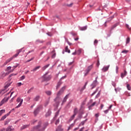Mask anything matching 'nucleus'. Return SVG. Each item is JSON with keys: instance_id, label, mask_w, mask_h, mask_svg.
Listing matches in <instances>:
<instances>
[{"instance_id": "obj_1", "label": "nucleus", "mask_w": 131, "mask_h": 131, "mask_svg": "<svg viewBox=\"0 0 131 131\" xmlns=\"http://www.w3.org/2000/svg\"><path fill=\"white\" fill-rule=\"evenodd\" d=\"M41 122H39L38 125L36 126H34L33 128L35 129H37L39 131L45 130L47 126H48V123H46L45 124H44V125H41Z\"/></svg>"}, {"instance_id": "obj_2", "label": "nucleus", "mask_w": 131, "mask_h": 131, "mask_svg": "<svg viewBox=\"0 0 131 131\" xmlns=\"http://www.w3.org/2000/svg\"><path fill=\"white\" fill-rule=\"evenodd\" d=\"M42 105H40L37 106V107L35 110L34 112V114L35 116H37L40 110H42Z\"/></svg>"}, {"instance_id": "obj_3", "label": "nucleus", "mask_w": 131, "mask_h": 131, "mask_svg": "<svg viewBox=\"0 0 131 131\" xmlns=\"http://www.w3.org/2000/svg\"><path fill=\"white\" fill-rule=\"evenodd\" d=\"M42 78L44 81H48L51 79L52 77L51 75H48L47 74H46L42 77Z\"/></svg>"}, {"instance_id": "obj_4", "label": "nucleus", "mask_w": 131, "mask_h": 131, "mask_svg": "<svg viewBox=\"0 0 131 131\" xmlns=\"http://www.w3.org/2000/svg\"><path fill=\"white\" fill-rule=\"evenodd\" d=\"M23 101H24V100L23 99H21V98L18 97V98H17L16 102H17L18 103H19V102H20V103L17 106H16V108H18L20 106H21L23 103Z\"/></svg>"}, {"instance_id": "obj_5", "label": "nucleus", "mask_w": 131, "mask_h": 131, "mask_svg": "<svg viewBox=\"0 0 131 131\" xmlns=\"http://www.w3.org/2000/svg\"><path fill=\"white\" fill-rule=\"evenodd\" d=\"M54 101L56 102L57 106H58L61 102V98L60 96H57L56 98L54 99Z\"/></svg>"}, {"instance_id": "obj_6", "label": "nucleus", "mask_w": 131, "mask_h": 131, "mask_svg": "<svg viewBox=\"0 0 131 131\" xmlns=\"http://www.w3.org/2000/svg\"><path fill=\"white\" fill-rule=\"evenodd\" d=\"M93 69V65H91L87 68L86 70V73L84 74V76H86L89 74L90 71Z\"/></svg>"}, {"instance_id": "obj_7", "label": "nucleus", "mask_w": 131, "mask_h": 131, "mask_svg": "<svg viewBox=\"0 0 131 131\" xmlns=\"http://www.w3.org/2000/svg\"><path fill=\"white\" fill-rule=\"evenodd\" d=\"M8 74H9V73H5L4 72H2L0 76V79H3L6 76H7V75H8Z\"/></svg>"}, {"instance_id": "obj_8", "label": "nucleus", "mask_w": 131, "mask_h": 131, "mask_svg": "<svg viewBox=\"0 0 131 131\" xmlns=\"http://www.w3.org/2000/svg\"><path fill=\"white\" fill-rule=\"evenodd\" d=\"M66 86L62 87L60 90L58 92L57 94V96H61V94H63V92H64V90H65Z\"/></svg>"}, {"instance_id": "obj_9", "label": "nucleus", "mask_w": 131, "mask_h": 131, "mask_svg": "<svg viewBox=\"0 0 131 131\" xmlns=\"http://www.w3.org/2000/svg\"><path fill=\"white\" fill-rule=\"evenodd\" d=\"M22 50H23V49L18 50L17 51V53H16V54H14V56H12V58H14L17 57L18 56V55L19 54V53L22 51Z\"/></svg>"}, {"instance_id": "obj_10", "label": "nucleus", "mask_w": 131, "mask_h": 131, "mask_svg": "<svg viewBox=\"0 0 131 131\" xmlns=\"http://www.w3.org/2000/svg\"><path fill=\"white\" fill-rule=\"evenodd\" d=\"M9 98L10 97H9L6 99L4 98V99H3V100L0 102V106H2L3 104L7 102L9 100Z\"/></svg>"}, {"instance_id": "obj_11", "label": "nucleus", "mask_w": 131, "mask_h": 131, "mask_svg": "<svg viewBox=\"0 0 131 131\" xmlns=\"http://www.w3.org/2000/svg\"><path fill=\"white\" fill-rule=\"evenodd\" d=\"M10 114L11 112H9V113H7V114H6L5 116H3L1 119V121H4L7 117L10 115Z\"/></svg>"}, {"instance_id": "obj_12", "label": "nucleus", "mask_w": 131, "mask_h": 131, "mask_svg": "<svg viewBox=\"0 0 131 131\" xmlns=\"http://www.w3.org/2000/svg\"><path fill=\"white\" fill-rule=\"evenodd\" d=\"M11 84H12V82L7 81L5 82V89H7L9 86L11 85Z\"/></svg>"}, {"instance_id": "obj_13", "label": "nucleus", "mask_w": 131, "mask_h": 131, "mask_svg": "<svg viewBox=\"0 0 131 131\" xmlns=\"http://www.w3.org/2000/svg\"><path fill=\"white\" fill-rule=\"evenodd\" d=\"M29 126H30V124L24 125L21 127L20 130H23L24 129H25V128H28Z\"/></svg>"}, {"instance_id": "obj_14", "label": "nucleus", "mask_w": 131, "mask_h": 131, "mask_svg": "<svg viewBox=\"0 0 131 131\" xmlns=\"http://www.w3.org/2000/svg\"><path fill=\"white\" fill-rule=\"evenodd\" d=\"M127 74V72L126 71H124V73H122L121 75V78H123L124 77H125Z\"/></svg>"}, {"instance_id": "obj_15", "label": "nucleus", "mask_w": 131, "mask_h": 131, "mask_svg": "<svg viewBox=\"0 0 131 131\" xmlns=\"http://www.w3.org/2000/svg\"><path fill=\"white\" fill-rule=\"evenodd\" d=\"M110 67V66H107L106 67H103V68L102 69V71L103 72H105L106 71H107L108 70V68Z\"/></svg>"}, {"instance_id": "obj_16", "label": "nucleus", "mask_w": 131, "mask_h": 131, "mask_svg": "<svg viewBox=\"0 0 131 131\" xmlns=\"http://www.w3.org/2000/svg\"><path fill=\"white\" fill-rule=\"evenodd\" d=\"M45 94L48 96H51L52 92V91H45Z\"/></svg>"}, {"instance_id": "obj_17", "label": "nucleus", "mask_w": 131, "mask_h": 131, "mask_svg": "<svg viewBox=\"0 0 131 131\" xmlns=\"http://www.w3.org/2000/svg\"><path fill=\"white\" fill-rule=\"evenodd\" d=\"M56 131H63L61 125L58 126V128L56 129Z\"/></svg>"}, {"instance_id": "obj_18", "label": "nucleus", "mask_w": 131, "mask_h": 131, "mask_svg": "<svg viewBox=\"0 0 131 131\" xmlns=\"http://www.w3.org/2000/svg\"><path fill=\"white\" fill-rule=\"evenodd\" d=\"M82 49H79L77 51L76 50L77 54L78 55H80V54L82 52Z\"/></svg>"}, {"instance_id": "obj_19", "label": "nucleus", "mask_w": 131, "mask_h": 131, "mask_svg": "<svg viewBox=\"0 0 131 131\" xmlns=\"http://www.w3.org/2000/svg\"><path fill=\"white\" fill-rule=\"evenodd\" d=\"M12 126H8L7 127V129H6V131H12L13 130V129H12Z\"/></svg>"}, {"instance_id": "obj_20", "label": "nucleus", "mask_w": 131, "mask_h": 131, "mask_svg": "<svg viewBox=\"0 0 131 131\" xmlns=\"http://www.w3.org/2000/svg\"><path fill=\"white\" fill-rule=\"evenodd\" d=\"M51 115V111L49 110L48 112L46 114V117H49Z\"/></svg>"}, {"instance_id": "obj_21", "label": "nucleus", "mask_w": 131, "mask_h": 131, "mask_svg": "<svg viewBox=\"0 0 131 131\" xmlns=\"http://www.w3.org/2000/svg\"><path fill=\"white\" fill-rule=\"evenodd\" d=\"M40 99V96H37L33 99V101H38Z\"/></svg>"}, {"instance_id": "obj_22", "label": "nucleus", "mask_w": 131, "mask_h": 131, "mask_svg": "<svg viewBox=\"0 0 131 131\" xmlns=\"http://www.w3.org/2000/svg\"><path fill=\"white\" fill-rule=\"evenodd\" d=\"M87 119H85L84 121H82V122H81V123L80 124H79V127L81 125H84L85 123L86 122Z\"/></svg>"}, {"instance_id": "obj_23", "label": "nucleus", "mask_w": 131, "mask_h": 131, "mask_svg": "<svg viewBox=\"0 0 131 131\" xmlns=\"http://www.w3.org/2000/svg\"><path fill=\"white\" fill-rule=\"evenodd\" d=\"M50 64H48L43 67V68H42V70L45 71L47 68H48L50 66Z\"/></svg>"}, {"instance_id": "obj_24", "label": "nucleus", "mask_w": 131, "mask_h": 131, "mask_svg": "<svg viewBox=\"0 0 131 131\" xmlns=\"http://www.w3.org/2000/svg\"><path fill=\"white\" fill-rule=\"evenodd\" d=\"M61 84H62V82H58L57 83V85L56 86V89H58L60 88V86H61Z\"/></svg>"}, {"instance_id": "obj_25", "label": "nucleus", "mask_w": 131, "mask_h": 131, "mask_svg": "<svg viewBox=\"0 0 131 131\" xmlns=\"http://www.w3.org/2000/svg\"><path fill=\"white\" fill-rule=\"evenodd\" d=\"M68 97H69V95H67L64 97V99H63V100L62 101V103H64V102H66L67 101V99L68 98Z\"/></svg>"}, {"instance_id": "obj_26", "label": "nucleus", "mask_w": 131, "mask_h": 131, "mask_svg": "<svg viewBox=\"0 0 131 131\" xmlns=\"http://www.w3.org/2000/svg\"><path fill=\"white\" fill-rule=\"evenodd\" d=\"M40 67H41L40 66L37 67L35 68H34L33 70H32L31 71L35 72L36 71L38 70Z\"/></svg>"}, {"instance_id": "obj_27", "label": "nucleus", "mask_w": 131, "mask_h": 131, "mask_svg": "<svg viewBox=\"0 0 131 131\" xmlns=\"http://www.w3.org/2000/svg\"><path fill=\"white\" fill-rule=\"evenodd\" d=\"M96 103H97V102H94L93 104H92L90 106H89V109H91V108H92V107H93L94 106H95Z\"/></svg>"}, {"instance_id": "obj_28", "label": "nucleus", "mask_w": 131, "mask_h": 131, "mask_svg": "<svg viewBox=\"0 0 131 131\" xmlns=\"http://www.w3.org/2000/svg\"><path fill=\"white\" fill-rule=\"evenodd\" d=\"M87 28H88V27L85 26V27H82V28H80V30H81V31H84V30H86Z\"/></svg>"}, {"instance_id": "obj_29", "label": "nucleus", "mask_w": 131, "mask_h": 131, "mask_svg": "<svg viewBox=\"0 0 131 131\" xmlns=\"http://www.w3.org/2000/svg\"><path fill=\"white\" fill-rule=\"evenodd\" d=\"M75 116H76V115H75L74 114L73 116H72L71 117V118H70V120H69L70 122H71V121H72V120H74V118L75 117Z\"/></svg>"}, {"instance_id": "obj_30", "label": "nucleus", "mask_w": 131, "mask_h": 131, "mask_svg": "<svg viewBox=\"0 0 131 131\" xmlns=\"http://www.w3.org/2000/svg\"><path fill=\"white\" fill-rule=\"evenodd\" d=\"M78 113V110L77 108H75L74 111V115L76 116L77 114Z\"/></svg>"}, {"instance_id": "obj_31", "label": "nucleus", "mask_w": 131, "mask_h": 131, "mask_svg": "<svg viewBox=\"0 0 131 131\" xmlns=\"http://www.w3.org/2000/svg\"><path fill=\"white\" fill-rule=\"evenodd\" d=\"M65 51H66V52L69 53H70V50H69V49H68V46L66 47V48H65Z\"/></svg>"}, {"instance_id": "obj_32", "label": "nucleus", "mask_w": 131, "mask_h": 131, "mask_svg": "<svg viewBox=\"0 0 131 131\" xmlns=\"http://www.w3.org/2000/svg\"><path fill=\"white\" fill-rule=\"evenodd\" d=\"M129 42H130V37H128L126 38V44H129Z\"/></svg>"}, {"instance_id": "obj_33", "label": "nucleus", "mask_w": 131, "mask_h": 131, "mask_svg": "<svg viewBox=\"0 0 131 131\" xmlns=\"http://www.w3.org/2000/svg\"><path fill=\"white\" fill-rule=\"evenodd\" d=\"M5 110H2L0 111V116L2 115L3 114L5 113Z\"/></svg>"}, {"instance_id": "obj_34", "label": "nucleus", "mask_w": 131, "mask_h": 131, "mask_svg": "<svg viewBox=\"0 0 131 131\" xmlns=\"http://www.w3.org/2000/svg\"><path fill=\"white\" fill-rule=\"evenodd\" d=\"M118 25V24H116L115 25H114L111 29V31L113 30L114 28H115Z\"/></svg>"}, {"instance_id": "obj_35", "label": "nucleus", "mask_w": 131, "mask_h": 131, "mask_svg": "<svg viewBox=\"0 0 131 131\" xmlns=\"http://www.w3.org/2000/svg\"><path fill=\"white\" fill-rule=\"evenodd\" d=\"M74 125H75L74 123L71 124L69 127L68 130H70V129H71Z\"/></svg>"}, {"instance_id": "obj_36", "label": "nucleus", "mask_w": 131, "mask_h": 131, "mask_svg": "<svg viewBox=\"0 0 131 131\" xmlns=\"http://www.w3.org/2000/svg\"><path fill=\"white\" fill-rule=\"evenodd\" d=\"M126 87L128 91H131V87L129 84H127Z\"/></svg>"}, {"instance_id": "obj_37", "label": "nucleus", "mask_w": 131, "mask_h": 131, "mask_svg": "<svg viewBox=\"0 0 131 131\" xmlns=\"http://www.w3.org/2000/svg\"><path fill=\"white\" fill-rule=\"evenodd\" d=\"M10 121V119H7L6 120V121H5V125H6L8 124V123H9Z\"/></svg>"}, {"instance_id": "obj_38", "label": "nucleus", "mask_w": 131, "mask_h": 131, "mask_svg": "<svg viewBox=\"0 0 131 131\" xmlns=\"http://www.w3.org/2000/svg\"><path fill=\"white\" fill-rule=\"evenodd\" d=\"M22 85H24V84H23L21 82H18L17 83V86L18 87H20Z\"/></svg>"}, {"instance_id": "obj_39", "label": "nucleus", "mask_w": 131, "mask_h": 131, "mask_svg": "<svg viewBox=\"0 0 131 131\" xmlns=\"http://www.w3.org/2000/svg\"><path fill=\"white\" fill-rule=\"evenodd\" d=\"M33 90V88H30L28 91L27 92L28 94H30V93H31L32 91Z\"/></svg>"}, {"instance_id": "obj_40", "label": "nucleus", "mask_w": 131, "mask_h": 131, "mask_svg": "<svg viewBox=\"0 0 131 131\" xmlns=\"http://www.w3.org/2000/svg\"><path fill=\"white\" fill-rule=\"evenodd\" d=\"M98 40H97V39H95V40H94V45H95V46H97V44H98Z\"/></svg>"}, {"instance_id": "obj_41", "label": "nucleus", "mask_w": 131, "mask_h": 131, "mask_svg": "<svg viewBox=\"0 0 131 131\" xmlns=\"http://www.w3.org/2000/svg\"><path fill=\"white\" fill-rule=\"evenodd\" d=\"M13 57H11L9 59H7V60H6V61L7 62V63H8L9 62H10L12 60H13Z\"/></svg>"}, {"instance_id": "obj_42", "label": "nucleus", "mask_w": 131, "mask_h": 131, "mask_svg": "<svg viewBox=\"0 0 131 131\" xmlns=\"http://www.w3.org/2000/svg\"><path fill=\"white\" fill-rule=\"evenodd\" d=\"M18 66V65H16L15 66H13V69L11 71L9 72V73H10V72H13V71L14 70V69H15V68H16Z\"/></svg>"}, {"instance_id": "obj_43", "label": "nucleus", "mask_w": 131, "mask_h": 131, "mask_svg": "<svg viewBox=\"0 0 131 131\" xmlns=\"http://www.w3.org/2000/svg\"><path fill=\"white\" fill-rule=\"evenodd\" d=\"M25 79V76H22L20 78V81H23V80H24Z\"/></svg>"}, {"instance_id": "obj_44", "label": "nucleus", "mask_w": 131, "mask_h": 131, "mask_svg": "<svg viewBox=\"0 0 131 131\" xmlns=\"http://www.w3.org/2000/svg\"><path fill=\"white\" fill-rule=\"evenodd\" d=\"M128 52V50H123L122 51L121 53H125V54H126Z\"/></svg>"}, {"instance_id": "obj_45", "label": "nucleus", "mask_w": 131, "mask_h": 131, "mask_svg": "<svg viewBox=\"0 0 131 131\" xmlns=\"http://www.w3.org/2000/svg\"><path fill=\"white\" fill-rule=\"evenodd\" d=\"M59 114V111L57 112L55 114L54 118H56L57 116H58Z\"/></svg>"}, {"instance_id": "obj_46", "label": "nucleus", "mask_w": 131, "mask_h": 131, "mask_svg": "<svg viewBox=\"0 0 131 131\" xmlns=\"http://www.w3.org/2000/svg\"><path fill=\"white\" fill-rule=\"evenodd\" d=\"M47 35H48L49 36H52L53 34L51 32H48L47 33Z\"/></svg>"}, {"instance_id": "obj_47", "label": "nucleus", "mask_w": 131, "mask_h": 131, "mask_svg": "<svg viewBox=\"0 0 131 131\" xmlns=\"http://www.w3.org/2000/svg\"><path fill=\"white\" fill-rule=\"evenodd\" d=\"M59 122H60L59 119H57V120H56V122H55V125L58 124L59 123Z\"/></svg>"}, {"instance_id": "obj_48", "label": "nucleus", "mask_w": 131, "mask_h": 131, "mask_svg": "<svg viewBox=\"0 0 131 131\" xmlns=\"http://www.w3.org/2000/svg\"><path fill=\"white\" fill-rule=\"evenodd\" d=\"M56 55V53H54V54H53V55L52 56V58H55Z\"/></svg>"}, {"instance_id": "obj_49", "label": "nucleus", "mask_w": 131, "mask_h": 131, "mask_svg": "<svg viewBox=\"0 0 131 131\" xmlns=\"http://www.w3.org/2000/svg\"><path fill=\"white\" fill-rule=\"evenodd\" d=\"M97 91H98V90L97 89V90H96V91H95L94 92H93V93H92V94L91 95V96H93L95 94H96Z\"/></svg>"}, {"instance_id": "obj_50", "label": "nucleus", "mask_w": 131, "mask_h": 131, "mask_svg": "<svg viewBox=\"0 0 131 131\" xmlns=\"http://www.w3.org/2000/svg\"><path fill=\"white\" fill-rule=\"evenodd\" d=\"M87 85V83H85V84H84V85L83 86L82 88V90H84V89H85L86 86Z\"/></svg>"}, {"instance_id": "obj_51", "label": "nucleus", "mask_w": 131, "mask_h": 131, "mask_svg": "<svg viewBox=\"0 0 131 131\" xmlns=\"http://www.w3.org/2000/svg\"><path fill=\"white\" fill-rule=\"evenodd\" d=\"M109 111V110H106L104 111L105 114H107Z\"/></svg>"}, {"instance_id": "obj_52", "label": "nucleus", "mask_w": 131, "mask_h": 131, "mask_svg": "<svg viewBox=\"0 0 131 131\" xmlns=\"http://www.w3.org/2000/svg\"><path fill=\"white\" fill-rule=\"evenodd\" d=\"M77 53V51L75 50V52L72 53L73 55H76Z\"/></svg>"}, {"instance_id": "obj_53", "label": "nucleus", "mask_w": 131, "mask_h": 131, "mask_svg": "<svg viewBox=\"0 0 131 131\" xmlns=\"http://www.w3.org/2000/svg\"><path fill=\"white\" fill-rule=\"evenodd\" d=\"M14 97H13L10 101L9 102L11 103V102H12L13 101H14Z\"/></svg>"}, {"instance_id": "obj_54", "label": "nucleus", "mask_w": 131, "mask_h": 131, "mask_svg": "<svg viewBox=\"0 0 131 131\" xmlns=\"http://www.w3.org/2000/svg\"><path fill=\"white\" fill-rule=\"evenodd\" d=\"M11 69V67H7V69H6V71H9V70H10Z\"/></svg>"}, {"instance_id": "obj_55", "label": "nucleus", "mask_w": 131, "mask_h": 131, "mask_svg": "<svg viewBox=\"0 0 131 131\" xmlns=\"http://www.w3.org/2000/svg\"><path fill=\"white\" fill-rule=\"evenodd\" d=\"M72 5H73V4L72 3V4H68L67 6L69 7H71Z\"/></svg>"}, {"instance_id": "obj_56", "label": "nucleus", "mask_w": 131, "mask_h": 131, "mask_svg": "<svg viewBox=\"0 0 131 131\" xmlns=\"http://www.w3.org/2000/svg\"><path fill=\"white\" fill-rule=\"evenodd\" d=\"M97 79H98V77H96V80L94 81V83H97Z\"/></svg>"}, {"instance_id": "obj_57", "label": "nucleus", "mask_w": 131, "mask_h": 131, "mask_svg": "<svg viewBox=\"0 0 131 131\" xmlns=\"http://www.w3.org/2000/svg\"><path fill=\"white\" fill-rule=\"evenodd\" d=\"M103 106H104V105L103 104H101V106H100V109H101V110H102V109L103 108Z\"/></svg>"}, {"instance_id": "obj_58", "label": "nucleus", "mask_w": 131, "mask_h": 131, "mask_svg": "<svg viewBox=\"0 0 131 131\" xmlns=\"http://www.w3.org/2000/svg\"><path fill=\"white\" fill-rule=\"evenodd\" d=\"M84 129V127H82V128H81V129H80L79 131H83Z\"/></svg>"}, {"instance_id": "obj_59", "label": "nucleus", "mask_w": 131, "mask_h": 131, "mask_svg": "<svg viewBox=\"0 0 131 131\" xmlns=\"http://www.w3.org/2000/svg\"><path fill=\"white\" fill-rule=\"evenodd\" d=\"M37 42H39V43H43V41H40V40H38L37 41Z\"/></svg>"}, {"instance_id": "obj_60", "label": "nucleus", "mask_w": 131, "mask_h": 131, "mask_svg": "<svg viewBox=\"0 0 131 131\" xmlns=\"http://www.w3.org/2000/svg\"><path fill=\"white\" fill-rule=\"evenodd\" d=\"M95 117H96V118L99 117V114H95Z\"/></svg>"}, {"instance_id": "obj_61", "label": "nucleus", "mask_w": 131, "mask_h": 131, "mask_svg": "<svg viewBox=\"0 0 131 131\" xmlns=\"http://www.w3.org/2000/svg\"><path fill=\"white\" fill-rule=\"evenodd\" d=\"M6 129L3 128V129H1L0 131H5Z\"/></svg>"}, {"instance_id": "obj_62", "label": "nucleus", "mask_w": 131, "mask_h": 131, "mask_svg": "<svg viewBox=\"0 0 131 131\" xmlns=\"http://www.w3.org/2000/svg\"><path fill=\"white\" fill-rule=\"evenodd\" d=\"M99 65H100V62H99V61H98L97 63V66L98 67H99Z\"/></svg>"}, {"instance_id": "obj_63", "label": "nucleus", "mask_w": 131, "mask_h": 131, "mask_svg": "<svg viewBox=\"0 0 131 131\" xmlns=\"http://www.w3.org/2000/svg\"><path fill=\"white\" fill-rule=\"evenodd\" d=\"M79 129V127L78 128H75L74 131L77 130Z\"/></svg>"}, {"instance_id": "obj_64", "label": "nucleus", "mask_w": 131, "mask_h": 131, "mask_svg": "<svg viewBox=\"0 0 131 131\" xmlns=\"http://www.w3.org/2000/svg\"><path fill=\"white\" fill-rule=\"evenodd\" d=\"M73 63H74V62H70V63L69 64V66H71V65H72Z\"/></svg>"}]
</instances>
